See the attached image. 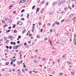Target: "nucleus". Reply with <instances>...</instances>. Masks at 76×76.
Returning a JSON list of instances; mask_svg holds the SVG:
<instances>
[{
  "mask_svg": "<svg viewBox=\"0 0 76 76\" xmlns=\"http://www.w3.org/2000/svg\"><path fill=\"white\" fill-rule=\"evenodd\" d=\"M17 24L18 25V24H19V25L21 26L22 25V23L20 22H19V21H18L17 23Z\"/></svg>",
  "mask_w": 76,
  "mask_h": 76,
  "instance_id": "1",
  "label": "nucleus"
},
{
  "mask_svg": "<svg viewBox=\"0 0 76 76\" xmlns=\"http://www.w3.org/2000/svg\"><path fill=\"white\" fill-rule=\"evenodd\" d=\"M43 10H44V9H43L41 10L40 11V12L41 14V13H42L43 12H44L43 11Z\"/></svg>",
  "mask_w": 76,
  "mask_h": 76,
  "instance_id": "2",
  "label": "nucleus"
},
{
  "mask_svg": "<svg viewBox=\"0 0 76 76\" xmlns=\"http://www.w3.org/2000/svg\"><path fill=\"white\" fill-rule=\"evenodd\" d=\"M57 4V2H54L53 4V6H55V5H56Z\"/></svg>",
  "mask_w": 76,
  "mask_h": 76,
  "instance_id": "3",
  "label": "nucleus"
},
{
  "mask_svg": "<svg viewBox=\"0 0 76 76\" xmlns=\"http://www.w3.org/2000/svg\"><path fill=\"white\" fill-rule=\"evenodd\" d=\"M9 39H10V38H13V37L12 36H9Z\"/></svg>",
  "mask_w": 76,
  "mask_h": 76,
  "instance_id": "4",
  "label": "nucleus"
},
{
  "mask_svg": "<svg viewBox=\"0 0 76 76\" xmlns=\"http://www.w3.org/2000/svg\"><path fill=\"white\" fill-rule=\"evenodd\" d=\"M13 48V49H16L18 48H16V46H14Z\"/></svg>",
  "mask_w": 76,
  "mask_h": 76,
  "instance_id": "5",
  "label": "nucleus"
},
{
  "mask_svg": "<svg viewBox=\"0 0 76 76\" xmlns=\"http://www.w3.org/2000/svg\"><path fill=\"white\" fill-rule=\"evenodd\" d=\"M70 20V19H68L65 20V22H68V21H69V20Z\"/></svg>",
  "mask_w": 76,
  "mask_h": 76,
  "instance_id": "6",
  "label": "nucleus"
},
{
  "mask_svg": "<svg viewBox=\"0 0 76 76\" xmlns=\"http://www.w3.org/2000/svg\"><path fill=\"white\" fill-rule=\"evenodd\" d=\"M26 31V30L25 29H24L23 31H22V34H24V33H25Z\"/></svg>",
  "mask_w": 76,
  "mask_h": 76,
  "instance_id": "7",
  "label": "nucleus"
},
{
  "mask_svg": "<svg viewBox=\"0 0 76 76\" xmlns=\"http://www.w3.org/2000/svg\"><path fill=\"white\" fill-rule=\"evenodd\" d=\"M76 41V38H75V37H74V40H73V42H75V41Z\"/></svg>",
  "mask_w": 76,
  "mask_h": 76,
  "instance_id": "8",
  "label": "nucleus"
},
{
  "mask_svg": "<svg viewBox=\"0 0 76 76\" xmlns=\"http://www.w3.org/2000/svg\"><path fill=\"white\" fill-rule=\"evenodd\" d=\"M59 0H58V4L60 6L61 4V3L60 2H59Z\"/></svg>",
  "mask_w": 76,
  "mask_h": 76,
  "instance_id": "9",
  "label": "nucleus"
},
{
  "mask_svg": "<svg viewBox=\"0 0 76 76\" xmlns=\"http://www.w3.org/2000/svg\"><path fill=\"white\" fill-rule=\"evenodd\" d=\"M27 19H28V18H29V13H28V14H27Z\"/></svg>",
  "mask_w": 76,
  "mask_h": 76,
  "instance_id": "10",
  "label": "nucleus"
},
{
  "mask_svg": "<svg viewBox=\"0 0 76 76\" xmlns=\"http://www.w3.org/2000/svg\"><path fill=\"white\" fill-rule=\"evenodd\" d=\"M62 3H64L66 2V1L65 0H64L62 1Z\"/></svg>",
  "mask_w": 76,
  "mask_h": 76,
  "instance_id": "11",
  "label": "nucleus"
},
{
  "mask_svg": "<svg viewBox=\"0 0 76 76\" xmlns=\"http://www.w3.org/2000/svg\"><path fill=\"white\" fill-rule=\"evenodd\" d=\"M59 76H62V75H63V73H60L59 74Z\"/></svg>",
  "mask_w": 76,
  "mask_h": 76,
  "instance_id": "12",
  "label": "nucleus"
},
{
  "mask_svg": "<svg viewBox=\"0 0 76 76\" xmlns=\"http://www.w3.org/2000/svg\"><path fill=\"white\" fill-rule=\"evenodd\" d=\"M2 23H3V24H4V23H5V21H4V20H2Z\"/></svg>",
  "mask_w": 76,
  "mask_h": 76,
  "instance_id": "13",
  "label": "nucleus"
},
{
  "mask_svg": "<svg viewBox=\"0 0 76 76\" xmlns=\"http://www.w3.org/2000/svg\"><path fill=\"white\" fill-rule=\"evenodd\" d=\"M50 44V45H51V46L52 45V44H51V43L52 42V41H50L49 42Z\"/></svg>",
  "mask_w": 76,
  "mask_h": 76,
  "instance_id": "14",
  "label": "nucleus"
},
{
  "mask_svg": "<svg viewBox=\"0 0 76 76\" xmlns=\"http://www.w3.org/2000/svg\"><path fill=\"white\" fill-rule=\"evenodd\" d=\"M62 44H63V45H64V43H63V42H64V40H62Z\"/></svg>",
  "mask_w": 76,
  "mask_h": 76,
  "instance_id": "15",
  "label": "nucleus"
},
{
  "mask_svg": "<svg viewBox=\"0 0 76 76\" xmlns=\"http://www.w3.org/2000/svg\"><path fill=\"white\" fill-rule=\"evenodd\" d=\"M34 63H37V62H38V61L37 60H35L34 61Z\"/></svg>",
  "mask_w": 76,
  "mask_h": 76,
  "instance_id": "16",
  "label": "nucleus"
},
{
  "mask_svg": "<svg viewBox=\"0 0 76 76\" xmlns=\"http://www.w3.org/2000/svg\"><path fill=\"white\" fill-rule=\"evenodd\" d=\"M44 40L45 41H47V40H48V38L47 37H46L44 39Z\"/></svg>",
  "mask_w": 76,
  "mask_h": 76,
  "instance_id": "17",
  "label": "nucleus"
},
{
  "mask_svg": "<svg viewBox=\"0 0 76 76\" xmlns=\"http://www.w3.org/2000/svg\"><path fill=\"white\" fill-rule=\"evenodd\" d=\"M8 19H9V18H5V20H6V21L7 20H8Z\"/></svg>",
  "mask_w": 76,
  "mask_h": 76,
  "instance_id": "18",
  "label": "nucleus"
},
{
  "mask_svg": "<svg viewBox=\"0 0 76 76\" xmlns=\"http://www.w3.org/2000/svg\"><path fill=\"white\" fill-rule=\"evenodd\" d=\"M5 65H8L9 64V62H6Z\"/></svg>",
  "mask_w": 76,
  "mask_h": 76,
  "instance_id": "19",
  "label": "nucleus"
},
{
  "mask_svg": "<svg viewBox=\"0 0 76 76\" xmlns=\"http://www.w3.org/2000/svg\"><path fill=\"white\" fill-rule=\"evenodd\" d=\"M2 60H5L6 61H7V60H6V59L5 58H2Z\"/></svg>",
  "mask_w": 76,
  "mask_h": 76,
  "instance_id": "20",
  "label": "nucleus"
},
{
  "mask_svg": "<svg viewBox=\"0 0 76 76\" xmlns=\"http://www.w3.org/2000/svg\"><path fill=\"white\" fill-rule=\"evenodd\" d=\"M14 33H17V31L16 30H15L14 31Z\"/></svg>",
  "mask_w": 76,
  "mask_h": 76,
  "instance_id": "21",
  "label": "nucleus"
},
{
  "mask_svg": "<svg viewBox=\"0 0 76 76\" xmlns=\"http://www.w3.org/2000/svg\"><path fill=\"white\" fill-rule=\"evenodd\" d=\"M45 28V25L44 24L43 26V28Z\"/></svg>",
  "mask_w": 76,
  "mask_h": 76,
  "instance_id": "22",
  "label": "nucleus"
},
{
  "mask_svg": "<svg viewBox=\"0 0 76 76\" xmlns=\"http://www.w3.org/2000/svg\"><path fill=\"white\" fill-rule=\"evenodd\" d=\"M42 60H43V61H45V58H43Z\"/></svg>",
  "mask_w": 76,
  "mask_h": 76,
  "instance_id": "23",
  "label": "nucleus"
},
{
  "mask_svg": "<svg viewBox=\"0 0 76 76\" xmlns=\"http://www.w3.org/2000/svg\"><path fill=\"white\" fill-rule=\"evenodd\" d=\"M12 22V20H11L10 19L9 20V22H10V23H11Z\"/></svg>",
  "mask_w": 76,
  "mask_h": 76,
  "instance_id": "24",
  "label": "nucleus"
},
{
  "mask_svg": "<svg viewBox=\"0 0 76 76\" xmlns=\"http://www.w3.org/2000/svg\"><path fill=\"white\" fill-rule=\"evenodd\" d=\"M37 38H40V37H39V35H38L37 36Z\"/></svg>",
  "mask_w": 76,
  "mask_h": 76,
  "instance_id": "25",
  "label": "nucleus"
},
{
  "mask_svg": "<svg viewBox=\"0 0 76 76\" xmlns=\"http://www.w3.org/2000/svg\"><path fill=\"white\" fill-rule=\"evenodd\" d=\"M16 26V24H14V26L12 27V28H15V27Z\"/></svg>",
  "mask_w": 76,
  "mask_h": 76,
  "instance_id": "26",
  "label": "nucleus"
},
{
  "mask_svg": "<svg viewBox=\"0 0 76 76\" xmlns=\"http://www.w3.org/2000/svg\"><path fill=\"white\" fill-rule=\"evenodd\" d=\"M26 48H29V45H26Z\"/></svg>",
  "mask_w": 76,
  "mask_h": 76,
  "instance_id": "27",
  "label": "nucleus"
},
{
  "mask_svg": "<svg viewBox=\"0 0 76 76\" xmlns=\"http://www.w3.org/2000/svg\"><path fill=\"white\" fill-rule=\"evenodd\" d=\"M73 42H74V45H76V41Z\"/></svg>",
  "mask_w": 76,
  "mask_h": 76,
  "instance_id": "28",
  "label": "nucleus"
},
{
  "mask_svg": "<svg viewBox=\"0 0 76 76\" xmlns=\"http://www.w3.org/2000/svg\"><path fill=\"white\" fill-rule=\"evenodd\" d=\"M54 26H55V23L53 24L52 25V27H54Z\"/></svg>",
  "mask_w": 76,
  "mask_h": 76,
  "instance_id": "29",
  "label": "nucleus"
},
{
  "mask_svg": "<svg viewBox=\"0 0 76 76\" xmlns=\"http://www.w3.org/2000/svg\"><path fill=\"white\" fill-rule=\"evenodd\" d=\"M9 48L10 49H12V46H10L9 47Z\"/></svg>",
  "mask_w": 76,
  "mask_h": 76,
  "instance_id": "30",
  "label": "nucleus"
},
{
  "mask_svg": "<svg viewBox=\"0 0 76 76\" xmlns=\"http://www.w3.org/2000/svg\"><path fill=\"white\" fill-rule=\"evenodd\" d=\"M25 11V10H23L21 11V13H23V12H24Z\"/></svg>",
  "mask_w": 76,
  "mask_h": 76,
  "instance_id": "31",
  "label": "nucleus"
},
{
  "mask_svg": "<svg viewBox=\"0 0 76 76\" xmlns=\"http://www.w3.org/2000/svg\"><path fill=\"white\" fill-rule=\"evenodd\" d=\"M74 14H71L70 15L71 16H73V15H74Z\"/></svg>",
  "mask_w": 76,
  "mask_h": 76,
  "instance_id": "32",
  "label": "nucleus"
},
{
  "mask_svg": "<svg viewBox=\"0 0 76 76\" xmlns=\"http://www.w3.org/2000/svg\"><path fill=\"white\" fill-rule=\"evenodd\" d=\"M67 8H65L64 9V10H65V11H67Z\"/></svg>",
  "mask_w": 76,
  "mask_h": 76,
  "instance_id": "33",
  "label": "nucleus"
},
{
  "mask_svg": "<svg viewBox=\"0 0 76 76\" xmlns=\"http://www.w3.org/2000/svg\"><path fill=\"white\" fill-rule=\"evenodd\" d=\"M45 3V1H42V4H44V3Z\"/></svg>",
  "mask_w": 76,
  "mask_h": 76,
  "instance_id": "34",
  "label": "nucleus"
},
{
  "mask_svg": "<svg viewBox=\"0 0 76 76\" xmlns=\"http://www.w3.org/2000/svg\"><path fill=\"white\" fill-rule=\"evenodd\" d=\"M35 5H34L33 7H32V9L33 10V9H34V8H35Z\"/></svg>",
  "mask_w": 76,
  "mask_h": 76,
  "instance_id": "35",
  "label": "nucleus"
},
{
  "mask_svg": "<svg viewBox=\"0 0 76 76\" xmlns=\"http://www.w3.org/2000/svg\"><path fill=\"white\" fill-rule=\"evenodd\" d=\"M39 8H38L37 9V12H38V11H39Z\"/></svg>",
  "mask_w": 76,
  "mask_h": 76,
  "instance_id": "36",
  "label": "nucleus"
},
{
  "mask_svg": "<svg viewBox=\"0 0 76 76\" xmlns=\"http://www.w3.org/2000/svg\"><path fill=\"white\" fill-rule=\"evenodd\" d=\"M20 43V42L19 41H18L17 42V43L19 44Z\"/></svg>",
  "mask_w": 76,
  "mask_h": 76,
  "instance_id": "37",
  "label": "nucleus"
},
{
  "mask_svg": "<svg viewBox=\"0 0 76 76\" xmlns=\"http://www.w3.org/2000/svg\"><path fill=\"white\" fill-rule=\"evenodd\" d=\"M49 41H51V39L50 38H49Z\"/></svg>",
  "mask_w": 76,
  "mask_h": 76,
  "instance_id": "38",
  "label": "nucleus"
},
{
  "mask_svg": "<svg viewBox=\"0 0 76 76\" xmlns=\"http://www.w3.org/2000/svg\"><path fill=\"white\" fill-rule=\"evenodd\" d=\"M53 31L52 29H50V32H52V31Z\"/></svg>",
  "mask_w": 76,
  "mask_h": 76,
  "instance_id": "39",
  "label": "nucleus"
},
{
  "mask_svg": "<svg viewBox=\"0 0 76 76\" xmlns=\"http://www.w3.org/2000/svg\"><path fill=\"white\" fill-rule=\"evenodd\" d=\"M7 25H6L4 26V28H6V26H7Z\"/></svg>",
  "mask_w": 76,
  "mask_h": 76,
  "instance_id": "40",
  "label": "nucleus"
},
{
  "mask_svg": "<svg viewBox=\"0 0 76 76\" xmlns=\"http://www.w3.org/2000/svg\"><path fill=\"white\" fill-rule=\"evenodd\" d=\"M71 74L72 75H74V73H73V72H71Z\"/></svg>",
  "mask_w": 76,
  "mask_h": 76,
  "instance_id": "41",
  "label": "nucleus"
},
{
  "mask_svg": "<svg viewBox=\"0 0 76 76\" xmlns=\"http://www.w3.org/2000/svg\"><path fill=\"white\" fill-rule=\"evenodd\" d=\"M21 20H25V19H24V18H23L21 19Z\"/></svg>",
  "mask_w": 76,
  "mask_h": 76,
  "instance_id": "42",
  "label": "nucleus"
},
{
  "mask_svg": "<svg viewBox=\"0 0 76 76\" xmlns=\"http://www.w3.org/2000/svg\"><path fill=\"white\" fill-rule=\"evenodd\" d=\"M76 18V17H74L73 19H72V20H75Z\"/></svg>",
  "mask_w": 76,
  "mask_h": 76,
  "instance_id": "43",
  "label": "nucleus"
},
{
  "mask_svg": "<svg viewBox=\"0 0 76 76\" xmlns=\"http://www.w3.org/2000/svg\"><path fill=\"white\" fill-rule=\"evenodd\" d=\"M74 6H75V5H74V4H73L72 5V8H74Z\"/></svg>",
  "mask_w": 76,
  "mask_h": 76,
  "instance_id": "44",
  "label": "nucleus"
},
{
  "mask_svg": "<svg viewBox=\"0 0 76 76\" xmlns=\"http://www.w3.org/2000/svg\"><path fill=\"white\" fill-rule=\"evenodd\" d=\"M11 28H12V27L11 26L8 27L9 29H11Z\"/></svg>",
  "mask_w": 76,
  "mask_h": 76,
  "instance_id": "45",
  "label": "nucleus"
},
{
  "mask_svg": "<svg viewBox=\"0 0 76 76\" xmlns=\"http://www.w3.org/2000/svg\"><path fill=\"white\" fill-rule=\"evenodd\" d=\"M24 45L25 46V45H27V44H26V43H24Z\"/></svg>",
  "mask_w": 76,
  "mask_h": 76,
  "instance_id": "46",
  "label": "nucleus"
},
{
  "mask_svg": "<svg viewBox=\"0 0 76 76\" xmlns=\"http://www.w3.org/2000/svg\"><path fill=\"white\" fill-rule=\"evenodd\" d=\"M13 61H12L11 62L10 64H11V65H13Z\"/></svg>",
  "mask_w": 76,
  "mask_h": 76,
  "instance_id": "47",
  "label": "nucleus"
},
{
  "mask_svg": "<svg viewBox=\"0 0 76 76\" xmlns=\"http://www.w3.org/2000/svg\"><path fill=\"white\" fill-rule=\"evenodd\" d=\"M41 19H42V17H40L39 18V20H40Z\"/></svg>",
  "mask_w": 76,
  "mask_h": 76,
  "instance_id": "48",
  "label": "nucleus"
},
{
  "mask_svg": "<svg viewBox=\"0 0 76 76\" xmlns=\"http://www.w3.org/2000/svg\"><path fill=\"white\" fill-rule=\"evenodd\" d=\"M6 47L7 48V49H8L9 48V46H6Z\"/></svg>",
  "mask_w": 76,
  "mask_h": 76,
  "instance_id": "49",
  "label": "nucleus"
},
{
  "mask_svg": "<svg viewBox=\"0 0 76 76\" xmlns=\"http://www.w3.org/2000/svg\"><path fill=\"white\" fill-rule=\"evenodd\" d=\"M55 23V24H57V21H55V23Z\"/></svg>",
  "mask_w": 76,
  "mask_h": 76,
  "instance_id": "50",
  "label": "nucleus"
},
{
  "mask_svg": "<svg viewBox=\"0 0 76 76\" xmlns=\"http://www.w3.org/2000/svg\"><path fill=\"white\" fill-rule=\"evenodd\" d=\"M13 44L14 45H15L16 44V43H15V42H14L13 43Z\"/></svg>",
  "mask_w": 76,
  "mask_h": 76,
  "instance_id": "51",
  "label": "nucleus"
},
{
  "mask_svg": "<svg viewBox=\"0 0 76 76\" xmlns=\"http://www.w3.org/2000/svg\"><path fill=\"white\" fill-rule=\"evenodd\" d=\"M52 73L53 74H55V73H56V72L54 71H53L52 72Z\"/></svg>",
  "mask_w": 76,
  "mask_h": 76,
  "instance_id": "52",
  "label": "nucleus"
},
{
  "mask_svg": "<svg viewBox=\"0 0 76 76\" xmlns=\"http://www.w3.org/2000/svg\"><path fill=\"white\" fill-rule=\"evenodd\" d=\"M66 34H67V35H69V33H68V32H66Z\"/></svg>",
  "mask_w": 76,
  "mask_h": 76,
  "instance_id": "53",
  "label": "nucleus"
},
{
  "mask_svg": "<svg viewBox=\"0 0 76 76\" xmlns=\"http://www.w3.org/2000/svg\"><path fill=\"white\" fill-rule=\"evenodd\" d=\"M22 2V1L21 0H20V2H19V4H20L21 3V2Z\"/></svg>",
  "mask_w": 76,
  "mask_h": 76,
  "instance_id": "54",
  "label": "nucleus"
},
{
  "mask_svg": "<svg viewBox=\"0 0 76 76\" xmlns=\"http://www.w3.org/2000/svg\"><path fill=\"white\" fill-rule=\"evenodd\" d=\"M4 39H5V40H7V39L6 38V37H4Z\"/></svg>",
  "mask_w": 76,
  "mask_h": 76,
  "instance_id": "55",
  "label": "nucleus"
},
{
  "mask_svg": "<svg viewBox=\"0 0 76 76\" xmlns=\"http://www.w3.org/2000/svg\"><path fill=\"white\" fill-rule=\"evenodd\" d=\"M18 38H21V37L20 36H19L18 37Z\"/></svg>",
  "mask_w": 76,
  "mask_h": 76,
  "instance_id": "56",
  "label": "nucleus"
},
{
  "mask_svg": "<svg viewBox=\"0 0 76 76\" xmlns=\"http://www.w3.org/2000/svg\"><path fill=\"white\" fill-rule=\"evenodd\" d=\"M29 73H30V74H31L32 73V72L31 71H30L29 72Z\"/></svg>",
  "mask_w": 76,
  "mask_h": 76,
  "instance_id": "57",
  "label": "nucleus"
},
{
  "mask_svg": "<svg viewBox=\"0 0 76 76\" xmlns=\"http://www.w3.org/2000/svg\"><path fill=\"white\" fill-rule=\"evenodd\" d=\"M39 26H40V25H41V23H39Z\"/></svg>",
  "mask_w": 76,
  "mask_h": 76,
  "instance_id": "58",
  "label": "nucleus"
},
{
  "mask_svg": "<svg viewBox=\"0 0 76 76\" xmlns=\"http://www.w3.org/2000/svg\"><path fill=\"white\" fill-rule=\"evenodd\" d=\"M49 15H52V13H51V12H50Z\"/></svg>",
  "mask_w": 76,
  "mask_h": 76,
  "instance_id": "59",
  "label": "nucleus"
},
{
  "mask_svg": "<svg viewBox=\"0 0 76 76\" xmlns=\"http://www.w3.org/2000/svg\"><path fill=\"white\" fill-rule=\"evenodd\" d=\"M22 70L23 73H25V72H24V70H23V69H22Z\"/></svg>",
  "mask_w": 76,
  "mask_h": 76,
  "instance_id": "60",
  "label": "nucleus"
},
{
  "mask_svg": "<svg viewBox=\"0 0 76 76\" xmlns=\"http://www.w3.org/2000/svg\"><path fill=\"white\" fill-rule=\"evenodd\" d=\"M42 31H43V29H41L40 30V32H42Z\"/></svg>",
  "mask_w": 76,
  "mask_h": 76,
  "instance_id": "61",
  "label": "nucleus"
},
{
  "mask_svg": "<svg viewBox=\"0 0 76 76\" xmlns=\"http://www.w3.org/2000/svg\"><path fill=\"white\" fill-rule=\"evenodd\" d=\"M10 44L11 45H12V44H13V42H10Z\"/></svg>",
  "mask_w": 76,
  "mask_h": 76,
  "instance_id": "62",
  "label": "nucleus"
},
{
  "mask_svg": "<svg viewBox=\"0 0 76 76\" xmlns=\"http://www.w3.org/2000/svg\"><path fill=\"white\" fill-rule=\"evenodd\" d=\"M31 41H29L28 42V44H31Z\"/></svg>",
  "mask_w": 76,
  "mask_h": 76,
  "instance_id": "63",
  "label": "nucleus"
},
{
  "mask_svg": "<svg viewBox=\"0 0 76 76\" xmlns=\"http://www.w3.org/2000/svg\"><path fill=\"white\" fill-rule=\"evenodd\" d=\"M48 2H46V5H48Z\"/></svg>",
  "mask_w": 76,
  "mask_h": 76,
  "instance_id": "64",
  "label": "nucleus"
}]
</instances>
